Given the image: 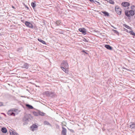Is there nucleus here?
I'll return each instance as SVG.
<instances>
[{"label": "nucleus", "instance_id": "obj_1", "mask_svg": "<svg viewBox=\"0 0 135 135\" xmlns=\"http://www.w3.org/2000/svg\"><path fill=\"white\" fill-rule=\"evenodd\" d=\"M61 68L66 73L68 74L69 66L66 61H63L61 64Z\"/></svg>", "mask_w": 135, "mask_h": 135}, {"label": "nucleus", "instance_id": "obj_2", "mask_svg": "<svg viewBox=\"0 0 135 135\" xmlns=\"http://www.w3.org/2000/svg\"><path fill=\"white\" fill-rule=\"evenodd\" d=\"M134 12L132 10L129 11H126L125 14L127 17H130L131 16H133L134 14Z\"/></svg>", "mask_w": 135, "mask_h": 135}, {"label": "nucleus", "instance_id": "obj_3", "mask_svg": "<svg viewBox=\"0 0 135 135\" xmlns=\"http://www.w3.org/2000/svg\"><path fill=\"white\" fill-rule=\"evenodd\" d=\"M16 112L14 109H11L8 111L7 112V114L9 115L15 116V112Z\"/></svg>", "mask_w": 135, "mask_h": 135}, {"label": "nucleus", "instance_id": "obj_4", "mask_svg": "<svg viewBox=\"0 0 135 135\" xmlns=\"http://www.w3.org/2000/svg\"><path fill=\"white\" fill-rule=\"evenodd\" d=\"M115 9L116 12L118 15H121L122 10L118 6H116L115 7Z\"/></svg>", "mask_w": 135, "mask_h": 135}, {"label": "nucleus", "instance_id": "obj_5", "mask_svg": "<svg viewBox=\"0 0 135 135\" xmlns=\"http://www.w3.org/2000/svg\"><path fill=\"white\" fill-rule=\"evenodd\" d=\"M25 24L26 26L27 27L31 28H33V26L32 24L29 22L26 21L25 22Z\"/></svg>", "mask_w": 135, "mask_h": 135}, {"label": "nucleus", "instance_id": "obj_6", "mask_svg": "<svg viewBox=\"0 0 135 135\" xmlns=\"http://www.w3.org/2000/svg\"><path fill=\"white\" fill-rule=\"evenodd\" d=\"M79 31L82 32L84 35H85L86 34V30L84 28H80L79 29Z\"/></svg>", "mask_w": 135, "mask_h": 135}, {"label": "nucleus", "instance_id": "obj_7", "mask_svg": "<svg viewBox=\"0 0 135 135\" xmlns=\"http://www.w3.org/2000/svg\"><path fill=\"white\" fill-rule=\"evenodd\" d=\"M130 5L129 3L127 2H123L122 4L121 5L123 7H127L129 6Z\"/></svg>", "mask_w": 135, "mask_h": 135}, {"label": "nucleus", "instance_id": "obj_8", "mask_svg": "<svg viewBox=\"0 0 135 135\" xmlns=\"http://www.w3.org/2000/svg\"><path fill=\"white\" fill-rule=\"evenodd\" d=\"M37 128V126L35 124H33L31 127V128L32 130L33 131L36 130Z\"/></svg>", "mask_w": 135, "mask_h": 135}, {"label": "nucleus", "instance_id": "obj_9", "mask_svg": "<svg viewBox=\"0 0 135 135\" xmlns=\"http://www.w3.org/2000/svg\"><path fill=\"white\" fill-rule=\"evenodd\" d=\"M62 130L61 132V134L62 135H66V130L64 127H63Z\"/></svg>", "mask_w": 135, "mask_h": 135}, {"label": "nucleus", "instance_id": "obj_10", "mask_svg": "<svg viewBox=\"0 0 135 135\" xmlns=\"http://www.w3.org/2000/svg\"><path fill=\"white\" fill-rule=\"evenodd\" d=\"M10 133L11 135H18V134L14 131L11 130L10 131Z\"/></svg>", "mask_w": 135, "mask_h": 135}, {"label": "nucleus", "instance_id": "obj_11", "mask_svg": "<svg viewBox=\"0 0 135 135\" xmlns=\"http://www.w3.org/2000/svg\"><path fill=\"white\" fill-rule=\"evenodd\" d=\"M29 67V65L27 63H25L23 65V66L22 67L23 68H25L27 69Z\"/></svg>", "mask_w": 135, "mask_h": 135}, {"label": "nucleus", "instance_id": "obj_12", "mask_svg": "<svg viewBox=\"0 0 135 135\" xmlns=\"http://www.w3.org/2000/svg\"><path fill=\"white\" fill-rule=\"evenodd\" d=\"M135 127V123L133 122L131 123V124L130 125V128H133Z\"/></svg>", "mask_w": 135, "mask_h": 135}, {"label": "nucleus", "instance_id": "obj_13", "mask_svg": "<svg viewBox=\"0 0 135 135\" xmlns=\"http://www.w3.org/2000/svg\"><path fill=\"white\" fill-rule=\"evenodd\" d=\"M1 131L3 133H6L7 132V130L5 127H3L1 129Z\"/></svg>", "mask_w": 135, "mask_h": 135}, {"label": "nucleus", "instance_id": "obj_14", "mask_svg": "<svg viewBox=\"0 0 135 135\" xmlns=\"http://www.w3.org/2000/svg\"><path fill=\"white\" fill-rule=\"evenodd\" d=\"M105 47L109 50H112V47L109 45H106L105 46Z\"/></svg>", "mask_w": 135, "mask_h": 135}, {"label": "nucleus", "instance_id": "obj_15", "mask_svg": "<svg viewBox=\"0 0 135 135\" xmlns=\"http://www.w3.org/2000/svg\"><path fill=\"white\" fill-rule=\"evenodd\" d=\"M102 12L104 14V15L105 16H109V13L107 12H105V11H102Z\"/></svg>", "mask_w": 135, "mask_h": 135}, {"label": "nucleus", "instance_id": "obj_16", "mask_svg": "<svg viewBox=\"0 0 135 135\" xmlns=\"http://www.w3.org/2000/svg\"><path fill=\"white\" fill-rule=\"evenodd\" d=\"M38 40L41 42L42 43L44 44H46V42H45L44 41L42 40L41 38H38Z\"/></svg>", "mask_w": 135, "mask_h": 135}, {"label": "nucleus", "instance_id": "obj_17", "mask_svg": "<svg viewBox=\"0 0 135 135\" xmlns=\"http://www.w3.org/2000/svg\"><path fill=\"white\" fill-rule=\"evenodd\" d=\"M56 23L57 26H59L60 25L61 23V22L60 21L58 20L56 22Z\"/></svg>", "mask_w": 135, "mask_h": 135}, {"label": "nucleus", "instance_id": "obj_18", "mask_svg": "<svg viewBox=\"0 0 135 135\" xmlns=\"http://www.w3.org/2000/svg\"><path fill=\"white\" fill-rule=\"evenodd\" d=\"M39 115H41L42 116H44L45 115V113L43 112H38Z\"/></svg>", "mask_w": 135, "mask_h": 135}, {"label": "nucleus", "instance_id": "obj_19", "mask_svg": "<svg viewBox=\"0 0 135 135\" xmlns=\"http://www.w3.org/2000/svg\"><path fill=\"white\" fill-rule=\"evenodd\" d=\"M31 5L33 9L36 6V4L33 2H32L31 3Z\"/></svg>", "mask_w": 135, "mask_h": 135}, {"label": "nucleus", "instance_id": "obj_20", "mask_svg": "<svg viewBox=\"0 0 135 135\" xmlns=\"http://www.w3.org/2000/svg\"><path fill=\"white\" fill-rule=\"evenodd\" d=\"M33 114L35 116H38L39 115L38 113H37L36 112H33Z\"/></svg>", "mask_w": 135, "mask_h": 135}, {"label": "nucleus", "instance_id": "obj_21", "mask_svg": "<svg viewBox=\"0 0 135 135\" xmlns=\"http://www.w3.org/2000/svg\"><path fill=\"white\" fill-rule=\"evenodd\" d=\"M131 9L132 11H135V6H132L131 7Z\"/></svg>", "mask_w": 135, "mask_h": 135}, {"label": "nucleus", "instance_id": "obj_22", "mask_svg": "<svg viewBox=\"0 0 135 135\" xmlns=\"http://www.w3.org/2000/svg\"><path fill=\"white\" fill-rule=\"evenodd\" d=\"M66 123L65 122H63L62 123V128L64 127V126H66Z\"/></svg>", "mask_w": 135, "mask_h": 135}, {"label": "nucleus", "instance_id": "obj_23", "mask_svg": "<svg viewBox=\"0 0 135 135\" xmlns=\"http://www.w3.org/2000/svg\"><path fill=\"white\" fill-rule=\"evenodd\" d=\"M26 105L30 109H32L33 108V107L30 105L29 104H26Z\"/></svg>", "mask_w": 135, "mask_h": 135}, {"label": "nucleus", "instance_id": "obj_24", "mask_svg": "<svg viewBox=\"0 0 135 135\" xmlns=\"http://www.w3.org/2000/svg\"><path fill=\"white\" fill-rule=\"evenodd\" d=\"M129 33L133 35L134 36H135V33H134L133 31H130Z\"/></svg>", "mask_w": 135, "mask_h": 135}, {"label": "nucleus", "instance_id": "obj_25", "mask_svg": "<svg viewBox=\"0 0 135 135\" xmlns=\"http://www.w3.org/2000/svg\"><path fill=\"white\" fill-rule=\"evenodd\" d=\"M109 3L111 4H114V2L112 0H108Z\"/></svg>", "mask_w": 135, "mask_h": 135}, {"label": "nucleus", "instance_id": "obj_26", "mask_svg": "<svg viewBox=\"0 0 135 135\" xmlns=\"http://www.w3.org/2000/svg\"><path fill=\"white\" fill-rule=\"evenodd\" d=\"M83 41L85 42H88V40L86 39V38H84Z\"/></svg>", "mask_w": 135, "mask_h": 135}, {"label": "nucleus", "instance_id": "obj_27", "mask_svg": "<svg viewBox=\"0 0 135 135\" xmlns=\"http://www.w3.org/2000/svg\"><path fill=\"white\" fill-rule=\"evenodd\" d=\"M44 124L45 125H46V124L48 125L49 124V122H47V121L44 122Z\"/></svg>", "mask_w": 135, "mask_h": 135}, {"label": "nucleus", "instance_id": "obj_28", "mask_svg": "<svg viewBox=\"0 0 135 135\" xmlns=\"http://www.w3.org/2000/svg\"><path fill=\"white\" fill-rule=\"evenodd\" d=\"M124 26L126 28H128V29H129V26H127V25H124Z\"/></svg>", "mask_w": 135, "mask_h": 135}, {"label": "nucleus", "instance_id": "obj_29", "mask_svg": "<svg viewBox=\"0 0 135 135\" xmlns=\"http://www.w3.org/2000/svg\"><path fill=\"white\" fill-rule=\"evenodd\" d=\"M3 105V103L0 102V106Z\"/></svg>", "mask_w": 135, "mask_h": 135}, {"label": "nucleus", "instance_id": "obj_30", "mask_svg": "<svg viewBox=\"0 0 135 135\" xmlns=\"http://www.w3.org/2000/svg\"><path fill=\"white\" fill-rule=\"evenodd\" d=\"M82 52H85V53L86 54H87V53L86 52H85V51L84 50H83L82 51Z\"/></svg>", "mask_w": 135, "mask_h": 135}, {"label": "nucleus", "instance_id": "obj_31", "mask_svg": "<svg viewBox=\"0 0 135 135\" xmlns=\"http://www.w3.org/2000/svg\"><path fill=\"white\" fill-rule=\"evenodd\" d=\"M12 8H13V9H16V8L13 6H12Z\"/></svg>", "mask_w": 135, "mask_h": 135}, {"label": "nucleus", "instance_id": "obj_32", "mask_svg": "<svg viewBox=\"0 0 135 135\" xmlns=\"http://www.w3.org/2000/svg\"><path fill=\"white\" fill-rule=\"evenodd\" d=\"M20 49V48H18V49H17V51H19V50Z\"/></svg>", "mask_w": 135, "mask_h": 135}, {"label": "nucleus", "instance_id": "obj_33", "mask_svg": "<svg viewBox=\"0 0 135 135\" xmlns=\"http://www.w3.org/2000/svg\"><path fill=\"white\" fill-rule=\"evenodd\" d=\"M95 1L96 2H97V3H99L97 1Z\"/></svg>", "mask_w": 135, "mask_h": 135}, {"label": "nucleus", "instance_id": "obj_34", "mask_svg": "<svg viewBox=\"0 0 135 135\" xmlns=\"http://www.w3.org/2000/svg\"><path fill=\"white\" fill-rule=\"evenodd\" d=\"M134 18H135V15H134Z\"/></svg>", "mask_w": 135, "mask_h": 135}, {"label": "nucleus", "instance_id": "obj_35", "mask_svg": "<svg viewBox=\"0 0 135 135\" xmlns=\"http://www.w3.org/2000/svg\"><path fill=\"white\" fill-rule=\"evenodd\" d=\"M134 36V37H135V36Z\"/></svg>", "mask_w": 135, "mask_h": 135}]
</instances>
